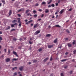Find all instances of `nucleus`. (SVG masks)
<instances>
[{
  "mask_svg": "<svg viewBox=\"0 0 76 76\" xmlns=\"http://www.w3.org/2000/svg\"><path fill=\"white\" fill-rule=\"evenodd\" d=\"M1 40H2V37H0V42H1Z\"/></svg>",
  "mask_w": 76,
  "mask_h": 76,
  "instance_id": "obj_36",
  "label": "nucleus"
},
{
  "mask_svg": "<svg viewBox=\"0 0 76 76\" xmlns=\"http://www.w3.org/2000/svg\"><path fill=\"white\" fill-rule=\"evenodd\" d=\"M48 58H46L44 59V62H46V61H47V60H48Z\"/></svg>",
  "mask_w": 76,
  "mask_h": 76,
  "instance_id": "obj_15",
  "label": "nucleus"
},
{
  "mask_svg": "<svg viewBox=\"0 0 76 76\" xmlns=\"http://www.w3.org/2000/svg\"><path fill=\"white\" fill-rule=\"evenodd\" d=\"M18 15L19 17H20L21 16V15H20V14H18Z\"/></svg>",
  "mask_w": 76,
  "mask_h": 76,
  "instance_id": "obj_47",
  "label": "nucleus"
},
{
  "mask_svg": "<svg viewBox=\"0 0 76 76\" xmlns=\"http://www.w3.org/2000/svg\"><path fill=\"white\" fill-rule=\"evenodd\" d=\"M14 25H16V26H17V25H18V24L17 23H15Z\"/></svg>",
  "mask_w": 76,
  "mask_h": 76,
  "instance_id": "obj_57",
  "label": "nucleus"
},
{
  "mask_svg": "<svg viewBox=\"0 0 76 76\" xmlns=\"http://www.w3.org/2000/svg\"><path fill=\"white\" fill-rule=\"evenodd\" d=\"M52 19H53V18H54V16H53V17H52Z\"/></svg>",
  "mask_w": 76,
  "mask_h": 76,
  "instance_id": "obj_63",
  "label": "nucleus"
},
{
  "mask_svg": "<svg viewBox=\"0 0 76 76\" xmlns=\"http://www.w3.org/2000/svg\"><path fill=\"white\" fill-rule=\"evenodd\" d=\"M23 10H24V9H21L18 10V12H22V11H23Z\"/></svg>",
  "mask_w": 76,
  "mask_h": 76,
  "instance_id": "obj_9",
  "label": "nucleus"
},
{
  "mask_svg": "<svg viewBox=\"0 0 76 76\" xmlns=\"http://www.w3.org/2000/svg\"><path fill=\"white\" fill-rule=\"evenodd\" d=\"M52 60H53V58H52V56H51L50 58V61H52Z\"/></svg>",
  "mask_w": 76,
  "mask_h": 76,
  "instance_id": "obj_45",
  "label": "nucleus"
},
{
  "mask_svg": "<svg viewBox=\"0 0 76 76\" xmlns=\"http://www.w3.org/2000/svg\"><path fill=\"white\" fill-rule=\"evenodd\" d=\"M22 23L20 22V23L18 25V26H20V27H21V26H22Z\"/></svg>",
  "mask_w": 76,
  "mask_h": 76,
  "instance_id": "obj_19",
  "label": "nucleus"
},
{
  "mask_svg": "<svg viewBox=\"0 0 76 76\" xmlns=\"http://www.w3.org/2000/svg\"><path fill=\"white\" fill-rule=\"evenodd\" d=\"M37 25H38V24H35L34 26V28H35L37 26Z\"/></svg>",
  "mask_w": 76,
  "mask_h": 76,
  "instance_id": "obj_27",
  "label": "nucleus"
},
{
  "mask_svg": "<svg viewBox=\"0 0 76 76\" xmlns=\"http://www.w3.org/2000/svg\"><path fill=\"white\" fill-rule=\"evenodd\" d=\"M66 32H67L68 34H69L70 33V31L68 29H67L66 30Z\"/></svg>",
  "mask_w": 76,
  "mask_h": 76,
  "instance_id": "obj_29",
  "label": "nucleus"
},
{
  "mask_svg": "<svg viewBox=\"0 0 76 76\" xmlns=\"http://www.w3.org/2000/svg\"><path fill=\"white\" fill-rule=\"evenodd\" d=\"M44 14H42V16H41V18H43V17H44Z\"/></svg>",
  "mask_w": 76,
  "mask_h": 76,
  "instance_id": "obj_53",
  "label": "nucleus"
},
{
  "mask_svg": "<svg viewBox=\"0 0 76 76\" xmlns=\"http://www.w3.org/2000/svg\"><path fill=\"white\" fill-rule=\"evenodd\" d=\"M51 36V34H48L47 35H46V37H50Z\"/></svg>",
  "mask_w": 76,
  "mask_h": 76,
  "instance_id": "obj_20",
  "label": "nucleus"
},
{
  "mask_svg": "<svg viewBox=\"0 0 76 76\" xmlns=\"http://www.w3.org/2000/svg\"><path fill=\"white\" fill-rule=\"evenodd\" d=\"M40 33V31H36V32H35V34L36 35H37V34H39V33Z\"/></svg>",
  "mask_w": 76,
  "mask_h": 76,
  "instance_id": "obj_6",
  "label": "nucleus"
},
{
  "mask_svg": "<svg viewBox=\"0 0 76 76\" xmlns=\"http://www.w3.org/2000/svg\"><path fill=\"white\" fill-rule=\"evenodd\" d=\"M69 54V53L66 52L65 53V55H67V54Z\"/></svg>",
  "mask_w": 76,
  "mask_h": 76,
  "instance_id": "obj_50",
  "label": "nucleus"
},
{
  "mask_svg": "<svg viewBox=\"0 0 76 76\" xmlns=\"http://www.w3.org/2000/svg\"><path fill=\"white\" fill-rule=\"evenodd\" d=\"M1 1L2 3H3L4 4H6V2H5V1H4V0H1Z\"/></svg>",
  "mask_w": 76,
  "mask_h": 76,
  "instance_id": "obj_17",
  "label": "nucleus"
},
{
  "mask_svg": "<svg viewBox=\"0 0 76 76\" xmlns=\"http://www.w3.org/2000/svg\"><path fill=\"white\" fill-rule=\"evenodd\" d=\"M29 12V10H27L26 12V13H28V12Z\"/></svg>",
  "mask_w": 76,
  "mask_h": 76,
  "instance_id": "obj_43",
  "label": "nucleus"
},
{
  "mask_svg": "<svg viewBox=\"0 0 76 76\" xmlns=\"http://www.w3.org/2000/svg\"><path fill=\"white\" fill-rule=\"evenodd\" d=\"M41 20V19L40 18L37 20V21H40V20Z\"/></svg>",
  "mask_w": 76,
  "mask_h": 76,
  "instance_id": "obj_56",
  "label": "nucleus"
},
{
  "mask_svg": "<svg viewBox=\"0 0 76 76\" xmlns=\"http://www.w3.org/2000/svg\"><path fill=\"white\" fill-rule=\"evenodd\" d=\"M16 75H17V72H16L14 73L13 76H16Z\"/></svg>",
  "mask_w": 76,
  "mask_h": 76,
  "instance_id": "obj_30",
  "label": "nucleus"
},
{
  "mask_svg": "<svg viewBox=\"0 0 76 76\" xmlns=\"http://www.w3.org/2000/svg\"><path fill=\"white\" fill-rule=\"evenodd\" d=\"M51 6H52V7H54L55 6V5H54V4H52L51 5Z\"/></svg>",
  "mask_w": 76,
  "mask_h": 76,
  "instance_id": "obj_32",
  "label": "nucleus"
},
{
  "mask_svg": "<svg viewBox=\"0 0 76 76\" xmlns=\"http://www.w3.org/2000/svg\"><path fill=\"white\" fill-rule=\"evenodd\" d=\"M55 4H56V7L58 6V3H55Z\"/></svg>",
  "mask_w": 76,
  "mask_h": 76,
  "instance_id": "obj_35",
  "label": "nucleus"
},
{
  "mask_svg": "<svg viewBox=\"0 0 76 76\" xmlns=\"http://www.w3.org/2000/svg\"><path fill=\"white\" fill-rule=\"evenodd\" d=\"M37 61V60H33V63H36Z\"/></svg>",
  "mask_w": 76,
  "mask_h": 76,
  "instance_id": "obj_31",
  "label": "nucleus"
},
{
  "mask_svg": "<svg viewBox=\"0 0 76 76\" xmlns=\"http://www.w3.org/2000/svg\"><path fill=\"white\" fill-rule=\"evenodd\" d=\"M48 12H49V10H48V9H46L45 11V13H48Z\"/></svg>",
  "mask_w": 76,
  "mask_h": 76,
  "instance_id": "obj_10",
  "label": "nucleus"
},
{
  "mask_svg": "<svg viewBox=\"0 0 76 76\" xmlns=\"http://www.w3.org/2000/svg\"><path fill=\"white\" fill-rule=\"evenodd\" d=\"M0 34H2V32L0 31Z\"/></svg>",
  "mask_w": 76,
  "mask_h": 76,
  "instance_id": "obj_62",
  "label": "nucleus"
},
{
  "mask_svg": "<svg viewBox=\"0 0 76 76\" xmlns=\"http://www.w3.org/2000/svg\"><path fill=\"white\" fill-rule=\"evenodd\" d=\"M12 10H10V11H9V16H10V15H12Z\"/></svg>",
  "mask_w": 76,
  "mask_h": 76,
  "instance_id": "obj_12",
  "label": "nucleus"
},
{
  "mask_svg": "<svg viewBox=\"0 0 76 76\" xmlns=\"http://www.w3.org/2000/svg\"><path fill=\"white\" fill-rule=\"evenodd\" d=\"M54 46V45H49L48 46V48H52Z\"/></svg>",
  "mask_w": 76,
  "mask_h": 76,
  "instance_id": "obj_1",
  "label": "nucleus"
},
{
  "mask_svg": "<svg viewBox=\"0 0 76 76\" xmlns=\"http://www.w3.org/2000/svg\"><path fill=\"white\" fill-rule=\"evenodd\" d=\"M38 11H39V12H42V9H39V10Z\"/></svg>",
  "mask_w": 76,
  "mask_h": 76,
  "instance_id": "obj_44",
  "label": "nucleus"
},
{
  "mask_svg": "<svg viewBox=\"0 0 76 76\" xmlns=\"http://www.w3.org/2000/svg\"><path fill=\"white\" fill-rule=\"evenodd\" d=\"M13 61H18V59L15 58H13L12 60V62H13Z\"/></svg>",
  "mask_w": 76,
  "mask_h": 76,
  "instance_id": "obj_5",
  "label": "nucleus"
},
{
  "mask_svg": "<svg viewBox=\"0 0 76 76\" xmlns=\"http://www.w3.org/2000/svg\"><path fill=\"white\" fill-rule=\"evenodd\" d=\"M28 42L30 44H32V42H31V41H29Z\"/></svg>",
  "mask_w": 76,
  "mask_h": 76,
  "instance_id": "obj_42",
  "label": "nucleus"
},
{
  "mask_svg": "<svg viewBox=\"0 0 76 76\" xmlns=\"http://www.w3.org/2000/svg\"><path fill=\"white\" fill-rule=\"evenodd\" d=\"M68 46L69 47H70V48L72 47V44H68Z\"/></svg>",
  "mask_w": 76,
  "mask_h": 76,
  "instance_id": "obj_14",
  "label": "nucleus"
},
{
  "mask_svg": "<svg viewBox=\"0 0 76 76\" xmlns=\"http://www.w3.org/2000/svg\"><path fill=\"white\" fill-rule=\"evenodd\" d=\"M76 44V41L74 40V41L72 42V44L73 45H75Z\"/></svg>",
  "mask_w": 76,
  "mask_h": 76,
  "instance_id": "obj_23",
  "label": "nucleus"
},
{
  "mask_svg": "<svg viewBox=\"0 0 76 76\" xmlns=\"http://www.w3.org/2000/svg\"><path fill=\"white\" fill-rule=\"evenodd\" d=\"M33 12L34 14H35V13H36L37 12V11L34 10L33 11Z\"/></svg>",
  "mask_w": 76,
  "mask_h": 76,
  "instance_id": "obj_28",
  "label": "nucleus"
},
{
  "mask_svg": "<svg viewBox=\"0 0 76 76\" xmlns=\"http://www.w3.org/2000/svg\"><path fill=\"white\" fill-rule=\"evenodd\" d=\"M51 7V5H49L48 6V7L49 8V7Z\"/></svg>",
  "mask_w": 76,
  "mask_h": 76,
  "instance_id": "obj_46",
  "label": "nucleus"
},
{
  "mask_svg": "<svg viewBox=\"0 0 76 76\" xmlns=\"http://www.w3.org/2000/svg\"><path fill=\"white\" fill-rule=\"evenodd\" d=\"M10 26H7L6 28L5 29L6 31H7V30H9V29H10Z\"/></svg>",
  "mask_w": 76,
  "mask_h": 76,
  "instance_id": "obj_3",
  "label": "nucleus"
},
{
  "mask_svg": "<svg viewBox=\"0 0 76 76\" xmlns=\"http://www.w3.org/2000/svg\"><path fill=\"white\" fill-rule=\"evenodd\" d=\"M69 39H68V38H65V40H68Z\"/></svg>",
  "mask_w": 76,
  "mask_h": 76,
  "instance_id": "obj_52",
  "label": "nucleus"
},
{
  "mask_svg": "<svg viewBox=\"0 0 76 76\" xmlns=\"http://www.w3.org/2000/svg\"><path fill=\"white\" fill-rule=\"evenodd\" d=\"M68 66H65L64 67V68L65 69H66V68H67V67Z\"/></svg>",
  "mask_w": 76,
  "mask_h": 76,
  "instance_id": "obj_59",
  "label": "nucleus"
},
{
  "mask_svg": "<svg viewBox=\"0 0 76 76\" xmlns=\"http://www.w3.org/2000/svg\"><path fill=\"white\" fill-rule=\"evenodd\" d=\"M13 39L14 41H16L17 40V39H16V38H15V37H14Z\"/></svg>",
  "mask_w": 76,
  "mask_h": 76,
  "instance_id": "obj_26",
  "label": "nucleus"
},
{
  "mask_svg": "<svg viewBox=\"0 0 76 76\" xmlns=\"http://www.w3.org/2000/svg\"><path fill=\"white\" fill-rule=\"evenodd\" d=\"M53 76V74H50V76Z\"/></svg>",
  "mask_w": 76,
  "mask_h": 76,
  "instance_id": "obj_61",
  "label": "nucleus"
},
{
  "mask_svg": "<svg viewBox=\"0 0 76 76\" xmlns=\"http://www.w3.org/2000/svg\"><path fill=\"white\" fill-rule=\"evenodd\" d=\"M34 17H37V15L35 14V15H34Z\"/></svg>",
  "mask_w": 76,
  "mask_h": 76,
  "instance_id": "obj_40",
  "label": "nucleus"
},
{
  "mask_svg": "<svg viewBox=\"0 0 76 76\" xmlns=\"http://www.w3.org/2000/svg\"><path fill=\"white\" fill-rule=\"evenodd\" d=\"M32 21H33L32 20H31L28 21V22H29V23H31V22H32Z\"/></svg>",
  "mask_w": 76,
  "mask_h": 76,
  "instance_id": "obj_49",
  "label": "nucleus"
},
{
  "mask_svg": "<svg viewBox=\"0 0 76 76\" xmlns=\"http://www.w3.org/2000/svg\"><path fill=\"white\" fill-rule=\"evenodd\" d=\"M61 76H64V75L63 73H61Z\"/></svg>",
  "mask_w": 76,
  "mask_h": 76,
  "instance_id": "obj_37",
  "label": "nucleus"
},
{
  "mask_svg": "<svg viewBox=\"0 0 76 76\" xmlns=\"http://www.w3.org/2000/svg\"><path fill=\"white\" fill-rule=\"evenodd\" d=\"M57 39H56L54 41V43H56V42H57Z\"/></svg>",
  "mask_w": 76,
  "mask_h": 76,
  "instance_id": "obj_22",
  "label": "nucleus"
},
{
  "mask_svg": "<svg viewBox=\"0 0 76 76\" xmlns=\"http://www.w3.org/2000/svg\"><path fill=\"white\" fill-rule=\"evenodd\" d=\"M19 69L20 71H22V70L23 69V67L22 66H20L19 67Z\"/></svg>",
  "mask_w": 76,
  "mask_h": 76,
  "instance_id": "obj_13",
  "label": "nucleus"
},
{
  "mask_svg": "<svg viewBox=\"0 0 76 76\" xmlns=\"http://www.w3.org/2000/svg\"><path fill=\"white\" fill-rule=\"evenodd\" d=\"M18 23H20V18H18Z\"/></svg>",
  "mask_w": 76,
  "mask_h": 76,
  "instance_id": "obj_21",
  "label": "nucleus"
},
{
  "mask_svg": "<svg viewBox=\"0 0 76 76\" xmlns=\"http://www.w3.org/2000/svg\"><path fill=\"white\" fill-rule=\"evenodd\" d=\"M38 5H39V4H38V3H36L35 4L36 6H38Z\"/></svg>",
  "mask_w": 76,
  "mask_h": 76,
  "instance_id": "obj_41",
  "label": "nucleus"
},
{
  "mask_svg": "<svg viewBox=\"0 0 76 76\" xmlns=\"http://www.w3.org/2000/svg\"><path fill=\"white\" fill-rule=\"evenodd\" d=\"M42 5H43L44 4L45 5V4H46V2H45V1H43V2H42V3L41 4Z\"/></svg>",
  "mask_w": 76,
  "mask_h": 76,
  "instance_id": "obj_11",
  "label": "nucleus"
},
{
  "mask_svg": "<svg viewBox=\"0 0 76 76\" xmlns=\"http://www.w3.org/2000/svg\"><path fill=\"white\" fill-rule=\"evenodd\" d=\"M72 10V8H70V9L69 10V11H71Z\"/></svg>",
  "mask_w": 76,
  "mask_h": 76,
  "instance_id": "obj_60",
  "label": "nucleus"
},
{
  "mask_svg": "<svg viewBox=\"0 0 76 76\" xmlns=\"http://www.w3.org/2000/svg\"><path fill=\"white\" fill-rule=\"evenodd\" d=\"M57 12H56L55 13V15H57V14L58 13V12H59V11H57Z\"/></svg>",
  "mask_w": 76,
  "mask_h": 76,
  "instance_id": "obj_39",
  "label": "nucleus"
},
{
  "mask_svg": "<svg viewBox=\"0 0 76 76\" xmlns=\"http://www.w3.org/2000/svg\"><path fill=\"white\" fill-rule=\"evenodd\" d=\"M13 53L14 54H15V55L17 57H18V54H17V53L16 52L13 51Z\"/></svg>",
  "mask_w": 76,
  "mask_h": 76,
  "instance_id": "obj_8",
  "label": "nucleus"
},
{
  "mask_svg": "<svg viewBox=\"0 0 76 76\" xmlns=\"http://www.w3.org/2000/svg\"><path fill=\"white\" fill-rule=\"evenodd\" d=\"M42 50V48H39L38 49V51H39V52H41Z\"/></svg>",
  "mask_w": 76,
  "mask_h": 76,
  "instance_id": "obj_24",
  "label": "nucleus"
},
{
  "mask_svg": "<svg viewBox=\"0 0 76 76\" xmlns=\"http://www.w3.org/2000/svg\"><path fill=\"white\" fill-rule=\"evenodd\" d=\"M12 23H16L17 22V20H14L12 21Z\"/></svg>",
  "mask_w": 76,
  "mask_h": 76,
  "instance_id": "obj_16",
  "label": "nucleus"
},
{
  "mask_svg": "<svg viewBox=\"0 0 76 76\" xmlns=\"http://www.w3.org/2000/svg\"><path fill=\"white\" fill-rule=\"evenodd\" d=\"M53 0H50V1L48 3V4H50L52 2Z\"/></svg>",
  "mask_w": 76,
  "mask_h": 76,
  "instance_id": "obj_25",
  "label": "nucleus"
},
{
  "mask_svg": "<svg viewBox=\"0 0 76 76\" xmlns=\"http://www.w3.org/2000/svg\"><path fill=\"white\" fill-rule=\"evenodd\" d=\"M15 31V29H12L11 30V31Z\"/></svg>",
  "mask_w": 76,
  "mask_h": 76,
  "instance_id": "obj_51",
  "label": "nucleus"
},
{
  "mask_svg": "<svg viewBox=\"0 0 76 76\" xmlns=\"http://www.w3.org/2000/svg\"><path fill=\"white\" fill-rule=\"evenodd\" d=\"M14 24H12L11 25V27H12V28H13V27H15V26H14Z\"/></svg>",
  "mask_w": 76,
  "mask_h": 76,
  "instance_id": "obj_38",
  "label": "nucleus"
},
{
  "mask_svg": "<svg viewBox=\"0 0 76 76\" xmlns=\"http://www.w3.org/2000/svg\"><path fill=\"white\" fill-rule=\"evenodd\" d=\"M54 26H55L56 27H58V28H60V26L58 25H56Z\"/></svg>",
  "mask_w": 76,
  "mask_h": 76,
  "instance_id": "obj_18",
  "label": "nucleus"
},
{
  "mask_svg": "<svg viewBox=\"0 0 76 76\" xmlns=\"http://www.w3.org/2000/svg\"><path fill=\"white\" fill-rule=\"evenodd\" d=\"M76 50H75L74 51H73V54H76Z\"/></svg>",
  "mask_w": 76,
  "mask_h": 76,
  "instance_id": "obj_33",
  "label": "nucleus"
},
{
  "mask_svg": "<svg viewBox=\"0 0 76 76\" xmlns=\"http://www.w3.org/2000/svg\"><path fill=\"white\" fill-rule=\"evenodd\" d=\"M70 74H72V73H73V71H70L69 72Z\"/></svg>",
  "mask_w": 76,
  "mask_h": 76,
  "instance_id": "obj_48",
  "label": "nucleus"
},
{
  "mask_svg": "<svg viewBox=\"0 0 76 76\" xmlns=\"http://www.w3.org/2000/svg\"><path fill=\"white\" fill-rule=\"evenodd\" d=\"M58 48H61V46H60V47H58Z\"/></svg>",
  "mask_w": 76,
  "mask_h": 76,
  "instance_id": "obj_64",
  "label": "nucleus"
},
{
  "mask_svg": "<svg viewBox=\"0 0 76 76\" xmlns=\"http://www.w3.org/2000/svg\"><path fill=\"white\" fill-rule=\"evenodd\" d=\"M16 69H17V67H15L14 68H12V70H15Z\"/></svg>",
  "mask_w": 76,
  "mask_h": 76,
  "instance_id": "obj_34",
  "label": "nucleus"
},
{
  "mask_svg": "<svg viewBox=\"0 0 76 76\" xmlns=\"http://www.w3.org/2000/svg\"><path fill=\"white\" fill-rule=\"evenodd\" d=\"M25 22H28V20L26 19L24 20Z\"/></svg>",
  "mask_w": 76,
  "mask_h": 76,
  "instance_id": "obj_58",
  "label": "nucleus"
},
{
  "mask_svg": "<svg viewBox=\"0 0 76 76\" xmlns=\"http://www.w3.org/2000/svg\"><path fill=\"white\" fill-rule=\"evenodd\" d=\"M64 9L62 10H61L60 12V14H62L64 12Z\"/></svg>",
  "mask_w": 76,
  "mask_h": 76,
  "instance_id": "obj_4",
  "label": "nucleus"
},
{
  "mask_svg": "<svg viewBox=\"0 0 76 76\" xmlns=\"http://www.w3.org/2000/svg\"><path fill=\"white\" fill-rule=\"evenodd\" d=\"M68 60V59H63L61 60V62H64V61H66V60Z\"/></svg>",
  "mask_w": 76,
  "mask_h": 76,
  "instance_id": "obj_7",
  "label": "nucleus"
},
{
  "mask_svg": "<svg viewBox=\"0 0 76 76\" xmlns=\"http://www.w3.org/2000/svg\"><path fill=\"white\" fill-rule=\"evenodd\" d=\"M29 21L28 22H27L26 23V25H28V24H29Z\"/></svg>",
  "mask_w": 76,
  "mask_h": 76,
  "instance_id": "obj_54",
  "label": "nucleus"
},
{
  "mask_svg": "<svg viewBox=\"0 0 76 76\" xmlns=\"http://www.w3.org/2000/svg\"><path fill=\"white\" fill-rule=\"evenodd\" d=\"M10 61V58H7L6 60V62H9Z\"/></svg>",
  "mask_w": 76,
  "mask_h": 76,
  "instance_id": "obj_2",
  "label": "nucleus"
},
{
  "mask_svg": "<svg viewBox=\"0 0 76 76\" xmlns=\"http://www.w3.org/2000/svg\"><path fill=\"white\" fill-rule=\"evenodd\" d=\"M4 52L5 53H6L7 51H6V49H4Z\"/></svg>",
  "mask_w": 76,
  "mask_h": 76,
  "instance_id": "obj_55",
  "label": "nucleus"
}]
</instances>
